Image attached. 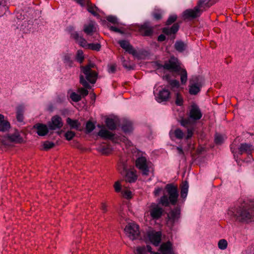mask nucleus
Wrapping results in <instances>:
<instances>
[{
	"mask_svg": "<svg viewBox=\"0 0 254 254\" xmlns=\"http://www.w3.org/2000/svg\"><path fill=\"white\" fill-rule=\"evenodd\" d=\"M179 27L180 26L178 23H175L170 28L168 27L164 28L163 32L167 35L175 34L178 31Z\"/></svg>",
	"mask_w": 254,
	"mask_h": 254,
	"instance_id": "nucleus-23",
	"label": "nucleus"
},
{
	"mask_svg": "<svg viewBox=\"0 0 254 254\" xmlns=\"http://www.w3.org/2000/svg\"><path fill=\"white\" fill-rule=\"evenodd\" d=\"M169 84L171 86L172 90H174L175 89H178L180 86L179 82L177 80H172L169 81Z\"/></svg>",
	"mask_w": 254,
	"mask_h": 254,
	"instance_id": "nucleus-41",
	"label": "nucleus"
},
{
	"mask_svg": "<svg viewBox=\"0 0 254 254\" xmlns=\"http://www.w3.org/2000/svg\"><path fill=\"white\" fill-rule=\"evenodd\" d=\"M121 60L123 65L124 66V67L126 68L127 69H131L132 68V67L130 65V62L128 60H126L124 57H122L121 58Z\"/></svg>",
	"mask_w": 254,
	"mask_h": 254,
	"instance_id": "nucleus-40",
	"label": "nucleus"
},
{
	"mask_svg": "<svg viewBox=\"0 0 254 254\" xmlns=\"http://www.w3.org/2000/svg\"><path fill=\"white\" fill-rule=\"evenodd\" d=\"M83 31L87 35H92L97 32L96 25L94 21H91L88 24L84 25Z\"/></svg>",
	"mask_w": 254,
	"mask_h": 254,
	"instance_id": "nucleus-19",
	"label": "nucleus"
},
{
	"mask_svg": "<svg viewBox=\"0 0 254 254\" xmlns=\"http://www.w3.org/2000/svg\"><path fill=\"white\" fill-rule=\"evenodd\" d=\"M49 129L51 130H56L61 128L63 126V122L61 117L55 115L53 116L51 121L48 124Z\"/></svg>",
	"mask_w": 254,
	"mask_h": 254,
	"instance_id": "nucleus-11",
	"label": "nucleus"
},
{
	"mask_svg": "<svg viewBox=\"0 0 254 254\" xmlns=\"http://www.w3.org/2000/svg\"><path fill=\"white\" fill-rule=\"evenodd\" d=\"M101 210L103 211V212L104 213L107 212V205L105 203H102L101 204Z\"/></svg>",
	"mask_w": 254,
	"mask_h": 254,
	"instance_id": "nucleus-59",
	"label": "nucleus"
},
{
	"mask_svg": "<svg viewBox=\"0 0 254 254\" xmlns=\"http://www.w3.org/2000/svg\"><path fill=\"white\" fill-rule=\"evenodd\" d=\"M203 83L202 79L198 76L192 77L190 81L189 92L191 95H196L199 91Z\"/></svg>",
	"mask_w": 254,
	"mask_h": 254,
	"instance_id": "nucleus-8",
	"label": "nucleus"
},
{
	"mask_svg": "<svg viewBox=\"0 0 254 254\" xmlns=\"http://www.w3.org/2000/svg\"><path fill=\"white\" fill-rule=\"evenodd\" d=\"M210 0H199L196 5L199 9H202L201 8H204L206 7H210L209 2Z\"/></svg>",
	"mask_w": 254,
	"mask_h": 254,
	"instance_id": "nucleus-33",
	"label": "nucleus"
},
{
	"mask_svg": "<svg viewBox=\"0 0 254 254\" xmlns=\"http://www.w3.org/2000/svg\"><path fill=\"white\" fill-rule=\"evenodd\" d=\"M6 137L10 141L15 143H20L23 140L19 132L17 131L11 135H8Z\"/></svg>",
	"mask_w": 254,
	"mask_h": 254,
	"instance_id": "nucleus-24",
	"label": "nucleus"
},
{
	"mask_svg": "<svg viewBox=\"0 0 254 254\" xmlns=\"http://www.w3.org/2000/svg\"><path fill=\"white\" fill-rule=\"evenodd\" d=\"M64 136L67 140H70L75 136V133L72 131H68L65 133Z\"/></svg>",
	"mask_w": 254,
	"mask_h": 254,
	"instance_id": "nucleus-48",
	"label": "nucleus"
},
{
	"mask_svg": "<svg viewBox=\"0 0 254 254\" xmlns=\"http://www.w3.org/2000/svg\"><path fill=\"white\" fill-rule=\"evenodd\" d=\"M175 49L179 52L184 51L186 47V45L182 41H177L175 44Z\"/></svg>",
	"mask_w": 254,
	"mask_h": 254,
	"instance_id": "nucleus-34",
	"label": "nucleus"
},
{
	"mask_svg": "<svg viewBox=\"0 0 254 254\" xmlns=\"http://www.w3.org/2000/svg\"><path fill=\"white\" fill-rule=\"evenodd\" d=\"M253 150V146L251 144L242 143L238 148V154L242 155L244 153L250 154Z\"/></svg>",
	"mask_w": 254,
	"mask_h": 254,
	"instance_id": "nucleus-21",
	"label": "nucleus"
},
{
	"mask_svg": "<svg viewBox=\"0 0 254 254\" xmlns=\"http://www.w3.org/2000/svg\"><path fill=\"white\" fill-rule=\"evenodd\" d=\"M162 190V189L161 188H155L154 191V194L155 196H158L159 195L161 191Z\"/></svg>",
	"mask_w": 254,
	"mask_h": 254,
	"instance_id": "nucleus-58",
	"label": "nucleus"
},
{
	"mask_svg": "<svg viewBox=\"0 0 254 254\" xmlns=\"http://www.w3.org/2000/svg\"><path fill=\"white\" fill-rule=\"evenodd\" d=\"M165 190L169 195V197L164 195L160 198V203L165 206H169L170 203L172 205H175L179 196L177 187L172 184H168L165 186Z\"/></svg>",
	"mask_w": 254,
	"mask_h": 254,
	"instance_id": "nucleus-4",
	"label": "nucleus"
},
{
	"mask_svg": "<svg viewBox=\"0 0 254 254\" xmlns=\"http://www.w3.org/2000/svg\"><path fill=\"white\" fill-rule=\"evenodd\" d=\"M136 166L141 171L143 175L148 176L151 167V163L147 161L145 157L141 156L136 159Z\"/></svg>",
	"mask_w": 254,
	"mask_h": 254,
	"instance_id": "nucleus-7",
	"label": "nucleus"
},
{
	"mask_svg": "<svg viewBox=\"0 0 254 254\" xmlns=\"http://www.w3.org/2000/svg\"><path fill=\"white\" fill-rule=\"evenodd\" d=\"M77 91L80 93L79 95H80L81 97L82 96L83 97H84L88 94V90L83 88H79Z\"/></svg>",
	"mask_w": 254,
	"mask_h": 254,
	"instance_id": "nucleus-51",
	"label": "nucleus"
},
{
	"mask_svg": "<svg viewBox=\"0 0 254 254\" xmlns=\"http://www.w3.org/2000/svg\"><path fill=\"white\" fill-rule=\"evenodd\" d=\"M147 238L151 243L158 246L161 242V233L160 232L150 231L147 233Z\"/></svg>",
	"mask_w": 254,
	"mask_h": 254,
	"instance_id": "nucleus-12",
	"label": "nucleus"
},
{
	"mask_svg": "<svg viewBox=\"0 0 254 254\" xmlns=\"http://www.w3.org/2000/svg\"><path fill=\"white\" fill-rule=\"evenodd\" d=\"M122 193L124 197L126 198H130L131 197V192L130 190H122Z\"/></svg>",
	"mask_w": 254,
	"mask_h": 254,
	"instance_id": "nucleus-52",
	"label": "nucleus"
},
{
	"mask_svg": "<svg viewBox=\"0 0 254 254\" xmlns=\"http://www.w3.org/2000/svg\"><path fill=\"white\" fill-rule=\"evenodd\" d=\"M148 250L149 251V252L151 254H160L159 253L157 252H154L151 251V247H148Z\"/></svg>",
	"mask_w": 254,
	"mask_h": 254,
	"instance_id": "nucleus-64",
	"label": "nucleus"
},
{
	"mask_svg": "<svg viewBox=\"0 0 254 254\" xmlns=\"http://www.w3.org/2000/svg\"><path fill=\"white\" fill-rule=\"evenodd\" d=\"M100 48H101L100 44H99L98 43H96V44L91 43V44H88L86 49L98 51L100 50Z\"/></svg>",
	"mask_w": 254,
	"mask_h": 254,
	"instance_id": "nucleus-38",
	"label": "nucleus"
},
{
	"mask_svg": "<svg viewBox=\"0 0 254 254\" xmlns=\"http://www.w3.org/2000/svg\"><path fill=\"white\" fill-rule=\"evenodd\" d=\"M188 115V118H183L179 121L181 126L185 127L195 123L196 121L201 119L202 114L199 107L195 104H192L189 109Z\"/></svg>",
	"mask_w": 254,
	"mask_h": 254,
	"instance_id": "nucleus-3",
	"label": "nucleus"
},
{
	"mask_svg": "<svg viewBox=\"0 0 254 254\" xmlns=\"http://www.w3.org/2000/svg\"><path fill=\"white\" fill-rule=\"evenodd\" d=\"M177 150H178V152L180 155H183L184 152L183 150L181 147H177Z\"/></svg>",
	"mask_w": 254,
	"mask_h": 254,
	"instance_id": "nucleus-62",
	"label": "nucleus"
},
{
	"mask_svg": "<svg viewBox=\"0 0 254 254\" xmlns=\"http://www.w3.org/2000/svg\"><path fill=\"white\" fill-rule=\"evenodd\" d=\"M149 213L153 219H158L162 214V209L155 204H152L150 206Z\"/></svg>",
	"mask_w": 254,
	"mask_h": 254,
	"instance_id": "nucleus-14",
	"label": "nucleus"
},
{
	"mask_svg": "<svg viewBox=\"0 0 254 254\" xmlns=\"http://www.w3.org/2000/svg\"><path fill=\"white\" fill-rule=\"evenodd\" d=\"M66 123L69 125L71 128L78 129L80 126L77 120H73L69 118L66 119Z\"/></svg>",
	"mask_w": 254,
	"mask_h": 254,
	"instance_id": "nucleus-26",
	"label": "nucleus"
},
{
	"mask_svg": "<svg viewBox=\"0 0 254 254\" xmlns=\"http://www.w3.org/2000/svg\"><path fill=\"white\" fill-rule=\"evenodd\" d=\"M120 46L129 54L136 56L137 55L136 51L130 44L129 42L127 40H121L118 42Z\"/></svg>",
	"mask_w": 254,
	"mask_h": 254,
	"instance_id": "nucleus-13",
	"label": "nucleus"
},
{
	"mask_svg": "<svg viewBox=\"0 0 254 254\" xmlns=\"http://www.w3.org/2000/svg\"><path fill=\"white\" fill-rule=\"evenodd\" d=\"M168 223L172 225L174 223L177 222L180 217V210L179 209H175L172 210L168 214Z\"/></svg>",
	"mask_w": 254,
	"mask_h": 254,
	"instance_id": "nucleus-16",
	"label": "nucleus"
},
{
	"mask_svg": "<svg viewBox=\"0 0 254 254\" xmlns=\"http://www.w3.org/2000/svg\"><path fill=\"white\" fill-rule=\"evenodd\" d=\"M141 33L145 36L151 35L153 33V28L149 23H145L140 27Z\"/></svg>",
	"mask_w": 254,
	"mask_h": 254,
	"instance_id": "nucleus-22",
	"label": "nucleus"
},
{
	"mask_svg": "<svg viewBox=\"0 0 254 254\" xmlns=\"http://www.w3.org/2000/svg\"><path fill=\"white\" fill-rule=\"evenodd\" d=\"M159 251L162 254H174L172 245L170 242L162 244L159 248Z\"/></svg>",
	"mask_w": 254,
	"mask_h": 254,
	"instance_id": "nucleus-18",
	"label": "nucleus"
},
{
	"mask_svg": "<svg viewBox=\"0 0 254 254\" xmlns=\"http://www.w3.org/2000/svg\"><path fill=\"white\" fill-rule=\"evenodd\" d=\"M148 247H150L149 245L145 246H138L136 247L134 251L135 254H146L147 252H149L148 250Z\"/></svg>",
	"mask_w": 254,
	"mask_h": 254,
	"instance_id": "nucleus-29",
	"label": "nucleus"
},
{
	"mask_svg": "<svg viewBox=\"0 0 254 254\" xmlns=\"http://www.w3.org/2000/svg\"><path fill=\"white\" fill-rule=\"evenodd\" d=\"M95 128L94 125L91 122H88L86 124V129L87 132H90Z\"/></svg>",
	"mask_w": 254,
	"mask_h": 254,
	"instance_id": "nucleus-47",
	"label": "nucleus"
},
{
	"mask_svg": "<svg viewBox=\"0 0 254 254\" xmlns=\"http://www.w3.org/2000/svg\"><path fill=\"white\" fill-rule=\"evenodd\" d=\"M77 3L80 4L81 6L85 5V2L83 0H74Z\"/></svg>",
	"mask_w": 254,
	"mask_h": 254,
	"instance_id": "nucleus-60",
	"label": "nucleus"
},
{
	"mask_svg": "<svg viewBox=\"0 0 254 254\" xmlns=\"http://www.w3.org/2000/svg\"><path fill=\"white\" fill-rule=\"evenodd\" d=\"M190 127V126H188V127H186V128H187V135L186 137V138L187 139H188L192 136V135L193 134V132L194 130L193 127Z\"/></svg>",
	"mask_w": 254,
	"mask_h": 254,
	"instance_id": "nucleus-44",
	"label": "nucleus"
},
{
	"mask_svg": "<svg viewBox=\"0 0 254 254\" xmlns=\"http://www.w3.org/2000/svg\"><path fill=\"white\" fill-rule=\"evenodd\" d=\"M97 150L104 155H108L112 151V149L107 145H101L98 147Z\"/></svg>",
	"mask_w": 254,
	"mask_h": 254,
	"instance_id": "nucleus-28",
	"label": "nucleus"
},
{
	"mask_svg": "<svg viewBox=\"0 0 254 254\" xmlns=\"http://www.w3.org/2000/svg\"><path fill=\"white\" fill-rule=\"evenodd\" d=\"M120 173L124 176L125 181L130 183L134 182L137 179L136 172L133 169H127V165L123 163L119 167Z\"/></svg>",
	"mask_w": 254,
	"mask_h": 254,
	"instance_id": "nucleus-5",
	"label": "nucleus"
},
{
	"mask_svg": "<svg viewBox=\"0 0 254 254\" xmlns=\"http://www.w3.org/2000/svg\"><path fill=\"white\" fill-rule=\"evenodd\" d=\"M228 214L238 222L248 223L254 221V203L244 201L235 207L230 208Z\"/></svg>",
	"mask_w": 254,
	"mask_h": 254,
	"instance_id": "nucleus-1",
	"label": "nucleus"
},
{
	"mask_svg": "<svg viewBox=\"0 0 254 254\" xmlns=\"http://www.w3.org/2000/svg\"><path fill=\"white\" fill-rule=\"evenodd\" d=\"M122 129L126 132L131 131L132 130L131 122L129 121H126L122 126Z\"/></svg>",
	"mask_w": 254,
	"mask_h": 254,
	"instance_id": "nucleus-31",
	"label": "nucleus"
},
{
	"mask_svg": "<svg viewBox=\"0 0 254 254\" xmlns=\"http://www.w3.org/2000/svg\"><path fill=\"white\" fill-rule=\"evenodd\" d=\"M93 63H89L85 66L80 67L81 72L83 74L80 75V83L85 88L90 89L91 86L86 80L91 84L96 82L97 77V73L92 69L95 67Z\"/></svg>",
	"mask_w": 254,
	"mask_h": 254,
	"instance_id": "nucleus-2",
	"label": "nucleus"
},
{
	"mask_svg": "<svg viewBox=\"0 0 254 254\" xmlns=\"http://www.w3.org/2000/svg\"><path fill=\"white\" fill-rule=\"evenodd\" d=\"M179 74L181 75V81L183 84H185L187 82L188 76L187 72L186 69L180 68V70L178 71Z\"/></svg>",
	"mask_w": 254,
	"mask_h": 254,
	"instance_id": "nucleus-30",
	"label": "nucleus"
},
{
	"mask_svg": "<svg viewBox=\"0 0 254 254\" xmlns=\"http://www.w3.org/2000/svg\"><path fill=\"white\" fill-rule=\"evenodd\" d=\"M114 187L115 190L116 192H119L121 191V185L119 182H118V181L116 182L115 183Z\"/></svg>",
	"mask_w": 254,
	"mask_h": 254,
	"instance_id": "nucleus-54",
	"label": "nucleus"
},
{
	"mask_svg": "<svg viewBox=\"0 0 254 254\" xmlns=\"http://www.w3.org/2000/svg\"><path fill=\"white\" fill-rule=\"evenodd\" d=\"M116 70V65L112 64L108 65V72L109 73H114Z\"/></svg>",
	"mask_w": 254,
	"mask_h": 254,
	"instance_id": "nucleus-55",
	"label": "nucleus"
},
{
	"mask_svg": "<svg viewBox=\"0 0 254 254\" xmlns=\"http://www.w3.org/2000/svg\"><path fill=\"white\" fill-rule=\"evenodd\" d=\"M189 185L187 182H185L181 188V196L182 198H185L188 192Z\"/></svg>",
	"mask_w": 254,
	"mask_h": 254,
	"instance_id": "nucleus-32",
	"label": "nucleus"
},
{
	"mask_svg": "<svg viewBox=\"0 0 254 254\" xmlns=\"http://www.w3.org/2000/svg\"><path fill=\"white\" fill-rule=\"evenodd\" d=\"M126 235L131 240L138 238L140 234L139 226L134 222H130L124 229Z\"/></svg>",
	"mask_w": 254,
	"mask_h": 254,
	"instance_id": "nucleus-6",
	"label": "nucleus"
},
{
	"mask_svg": "<svg viewBox=\"0 0 254 254\" xmlns=\"http://www.w3.org/2000/svg\"><path fill=\"white\" fill-rule=\"evenodd\" d=\"M110 29L112 31H114V32H121V30L119 29H118V28L116 27L111 26L110 27Z\"/></svg>",
	"mask_w": 254,
	"mask_h": 254,
	"instance_id": "nucleus-61",
	"label": "nucleus"
},
{
	"mask_svg": "<svg viewBox=\"0 0 254 254\" xmlns=\"http://www.w3.org/2000/svg\"><path fill=\"white\" fill-rule=\"evenodd\" d=\"M33 128L36 129V132L39 136H45L49 132V128L45 124L37 123L33 126Z\"/></svg>",
	"mask_w": 254,
	"mask_h": 254,
	"instance_id": "nucleus-15",
	"label": "nucleus"
},
{
	"mask_svg": "<svg viewBox=\"0 0 254 254\" xmlns=\"http://www.w3.org/2000/svg\"><path fill=\"white\" fill-rule=\"evenodd\" d=\"M54 146V144L50 141H46L44 143L43 146L46 150L49 149Z\"/></svg>",
	"mask_w": 254,
	"mask_h": 254,
	"instance_id": "nucleus-53",
	"label": "nucleus"
},
{
	"mask_svg": "<svg viewBox=\"0 0 254 254\" xmlns=\"http://www.w3.org/2000/svg\"><path fill=\"white\" fill-rule=\"evenodd\" d=\"M100 136L108 139H111L114 134L104 127L101 128L98 133Z\"/></svg>",
	"mask_w": 254,
	"mask_h": 254,
	"instance_id": "nucleus-25",
	"label": "nucleus"
},
{
	"mask_svg": "<svg viewBox=\"0 0 254 254\" xmlns=\"http://www.w3.org/2000/svg\"><path fill=\"white\" fill-rule=\"evenodd\" d=\"M183 99L182 95L177 92L175 94V103L178 106H182L183 104Z\"/></svg>",
	"mask_w": 254,
	"mask_h": 254,
	"instance_id": "nucleus-37",
	"label": "nucleus"
},
{
	"mask_svg": "<svg viewBox=\"0 0 254 254\" xmlns=\"http://www.w3.org/2000/svg\"><path fill=\"white\" fill-rule=\"evenodd\" d=\"M107 20L111 23H116L117 22V18L113 16H109L107 17Z\"/></svg>",
	"mask_w": 254,
	"mask_h": 254,
	"instance_id": "nucleus-57",
	"label": "nucleus"
},
{
	"mask_svg": "<svg viewBox=\"0 0 254 254\" xmlns=\"http://www.w3.org/2000/svg\"><path fill=\"white\" fill-rule=\"evenodd\" d=\"M70 97L74 102H78L81 99V96L75 92H72L70 94Z\"/></svg>",
	"mask_w": 254,
	"mask_h": 254,
	"instance_id": "nucleus-45",
	"label": "nucleus"
},
{
	"mask_svg": "<svg viewBox=\"0 0 254 254\" xmlns=\"http://www.w3.org/2000/svg\"><path fill=\"white\" fill-rule=\"evenodd\" d=\"M84 57L83 55V51L81 50H79L77 52L76 59L77 62L79 63H82L84 60Z\"/></svg>",
	"mask_w": 254,
	"mask_h": 254,
	"instance_id": "nucleus-39",
	"label": "nucleus"
},
{
	"mask_svg": "<svg viewBox=\"0 0 254 254\" xmlns=\"http://www.w3.org/2000/svg\"><path fill=\"white\" fill-rule=\"evenodd\" d=\"M174 133L175 136L178 139H182L184 136L183 131L180 128H177L174 130Z\"/></svg>",
	"mask_w": 254,
	"mask_h": 254,
	"instance_id": "nucleus-42",
	"label": "nucleus"
},
{
	"mask_svg": "<svg viewBox=\"0 0 254 254\" xmlns=\"http://www.w3.org/2000/svg\"><path fill=\"white\" fill-rule=\"evenodd\" d=\"M227 242L225 239L220 240L218 243V247L221 250H225L227 247Z\"/></svg>",
	"mask_w": 254,
	"mask_h": 254,
	"instance_id": "nucleus-43",
	"label": "nucleus"
},
{
	"mask_svg": "<svg viewBox=\"0 0 254 254\" xmlns=\"http://www.w3.org/2000/svg\"><path fill=\"white\" fill-rule=\"evenodd\" d=\"M163 67L173 71H178L181 68L178 59L174 57H171L168 61L164 64Z\"/></svg>",
	"mask_w": 254,
	"mask_h": 254,
	"instance_id": "nucleus-9",
	"label": "nucleus"
},
{
	"mask_svg": "<svg viewBox=\"0 0 254 254\" xmlns=\"http://www.w3.org/2000/svg\"><path fill=\"white\" fill-rule=\"evenodd\" d=\"M170 98V91L166 89L160 90L156 96V100L158 102L167 101Z\"/></svg>",
	"mask_w": 254,
	"mask_h": 254,
	"instance_id": "nucleus-17",
	"label": "nucleus"
},
{
	"mask_svg": "<svg viewBox=\"0 0 254 254\" xmlns=\"http://www.w3.org/2000/svg\"><path fill=\"white\" fill-rule=\"evenodd\" d=\"M106 124L110 129L114 130L116 128V125L113 119L107 118L106 120Z\"/></svg>",
	"mask_w": 254,
	"mask_h": 254,
	"instance_id": "nucleus-35",
	"label": "nucleus"
},
{
	"mask_svg": "<svg viewBox=\"0 0 254 254\" xmlns=\"http://www.w3.org/2000/svg\"><path fill=\"white\" fill-rule=\"evenodd\" d=\"M71 37L80 46L85 49L87 48L88 43L87 42L86 40L83 37L80 36L77 32H74L71 33Z\"/></svg>",
	"mask_w": 254,
	"mask_h": 254,
	"instance_id": "nucleus-20",
	"label": "nucleus"
},
{
	"mask_svg": "<svg viewBox=\"0 0 254 254\" xmlns=\"http://www.w3.org/2000/svg\"><path fill=\"white\" fill-rule=\"evenodd\" d=\"M99 9L95 6L91 4L88 5L87 7V10L94 16H97L98 15L97 11Z\"/></svg>",
	"mask_w": 254,
	"mask_h": 254,
	"instance_id": "nucleus-36",
	"label": "nucleus"
},
{
	"mask_svg": "<svg viewBox=\"0 0 254 254\" xmlns=\"http://www.w3.org/2000/svg\"><path fill=\"white\" fill-rule=\"evenodd\" d=\"M177 18V16L176 15H171L168 19L166 24L167 25H170L173 22H174Z\"/></svg>",
	"mask_w": 254,
	"mask_h": 254,
	"instance_id": "nucleus-50",
	"label": "nucleus"
},
{
	"mask_svg": "<svg viewBox=\"0 0 254 254\" xmlns=\"http://www.w3.org/2000/svg\"><path fill=\"white\" fill-rule=\"evenodd\" d=\"M165 39V36L163 35H160V36H159L158 38V40L159 41H164Z\"/></svg>",
	"mask_w": 254,
	"mask_h": 254,
	"instance_id": "nucleus-63",
	"label": "nucleus"
},
{
	"mask_svg": "<svg viewBox=\"0 0 254 254\" xmlns=\"http://www.w3.org/2000/svg\"><path fill=\"white\" fill-rule=\"evenodd\" d=\"M17 119L19 122H22L23 119L22 112L19 110L17 112Z\"/></svg>",
	"mask_w": 254,
	"mask_h": 254,
	"instance_id": "nucleus-56",
	"label": "nucleus"
},
{
	"mask_svg": "<svg viewBox=\"0 0 254 254\" xmlns=\"http://www.w3.org/2000/svg\"><path fill=\"white\" fill-rule=\"evenodd\" d=\"M154 18L156 20H159L162 18V12L159 10H155L153 14Z\"/></svg>",
	"mask_w": 254,
	"mask_h": 254,
	"instance_id": "nucleus-49",
	"label": "nucleus"
},
{
	"mask_svg": "<svg viewBox=\"0 0 254 254\" xmlns=\"http://www.w3.org/2000/svg\"><path fill=\"white\" fill-rule=\"evenodd\" d=\"M203 10L199 9L196 6L193 9H188L183 13V17L184 19H194L199 16Z\"/></svg>",
	"mask_w": 254,
	"mask_h": 254,
	"instance_id": "nucleus-10",
	"label": "nucleus"
},
{
	"mask_svg": "<svg viewBox=\"0 0 254 254\" xmlns=\"http://www.w3.org/2000/svg\"><path fill=\"white\" fill-rule=\"evenodd\" d=\"M224 140V137L221 134H216L215 137V142L216 144H221Z\"/></svg>",
	"mask_w": 254,
	"mask_h": 254,
	"instance_id": "nucleus-46",
	"label": "nucleus"
},
{
	"mask_svg": "<svg viewBox=\"0 0 254 254\" xmlns=\"http://www.w3.org/2000/svg\"><path fill=\"white\" fill-rule=\"evenodd\" d=\"M4 119L0 121V131H5L10 128L9 123Z\"/></svg>",
	"mask_w": 254,
	"mask_h": 254,
	"instance_id": "nucleus-27",
	"label": "nucleus"
}]
</instances>
